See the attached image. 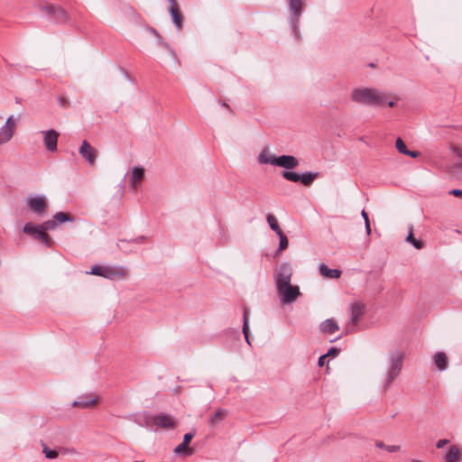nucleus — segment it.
I'll return each instance as SVG.
<instances>
[{
	"instance_id": "c03bdc74",
	"label": "nucleus",
	"mask_w": 462,
	"mask_h": 462,
	"mask_svg": "<svg viewBox=\"0 0 462 462\" xmlns=\"http://www.w3.org/2000/svg\"><path fill=\"white\" fill-rule=\"evenodd\" d=\"M375 446L377 448H384V449H385V447H386V445H384L383 442L379 441V440L375 442Z\"/></svg>"
},
{
	"instance_id": "ddd939ff",
	"label": "nucleus",
	"mask_w": 462,
	"mask_h": 462,
	"mask_svg": "<svg viewBox=\"0 0 462 462\" xmlns=\"http://www.w3.org/2000/svg\"><path fill=\"white\" fill-rule=\"evenodd\" d=\"M43 142L46 149L50 152L57 151V142L59 138V133L53 129L48 131H42Z\"/></svg>"
},
{
	"instance_id": "2eb2a0df",
	"label": "nucleus",
	"mask_w": 462,
	"mask_h": 462,
	"mask_svg": "<svg viewBox=\"0 0 462 462\" xmlns=\"http://www.w3.org/2000/svg\"><path fill=\"white\" fill-rule=\"evenodd\" d=\"M170 4L168 11L171 16L172 22L178 30L182 28V15L180 12L176 0H167Z\"/></svg>"
},
{
	"instance_id": "b1692460",
	"label": "nucleus",
	"mask_w": 462,
	"mask_h": 462,
	"mask_svg": "<svg viewBox=\"0 0 462 462\" xmlns=\"http://www.w3.org/2000/svg\"><path fill=\"white\" fill-rule=\"evenodd\" d=\"M227 415V411L225 409H217L215 413L210 417L208 422L211 426H216L220 423Z\"/></svg>"
},
{
	"instance_id": "a211bd4d",
	"label": "nucleus",
	"mask_w": 462,
	"mask_h": 462,
	"mask_svg": "<svg viewBox=\"0 0 462 462\" xmlns=\"http://www.w3.org/2000/svg\"><path fill=\"white\" fill-rule=\"evenodd\" d=\"M319 328L323 333L333 334L339 330V326L334 319H328L320 324Z\"/></svg>"
},
{
	"instance_id": "473e14b6",
	"label": "nucleus",
	"mask_w": 462,
	"mask_h": 462,
	"mask_svg": "<svg viewBox=\"0 0 462 462\" xmlns=\"http://www.w3.org/2000/svg\"><path fill=\"white\" fill-rule=\"evenodd\" d=\"M42 452L44 453L45 457L49 459H54L58 457V451L50 449L47 446H43Z\"/></svg>"
},
{
	"instance_id": "f3484780",
	"label": "nucleus",
	"mask_w": 462,
	"mask_h": 462,
	"mask_svg": "<svg viewBox=\"0 0 462 462\" xmlns=\"http://www.w3.org/2000/svg\"><path fill=\"white\" fill-rule=\"evenodd\" d=\"M144 177V169L143 167H134L129 176V184L132 189H136Z\"/></svg>"
},
{
	"instance_id": "423d86ee",
	"label": "nucleus",
	"mask_w": 462,
	"mask_h": 462,
	"mask_svg": "<svg viewBox=\"0 0 462 462\" xmlns=\"http://www.w3.org/2000/svg\"><path fill=\"white\" fill-rule=\"evenodd\" d=\"M276 291L280 298V301L282 304H291L295 302L301 294L299 286L292 285L291 283L278 287L276 288Z\"/></svg>"
},
{
	"instance_id": "f257e3e1",
	"label": "nucleus",
	"mask_w": 462,
	"mask_h": 462,
	"mask_svg": "<svg viewBox=\"0 0 462 462\" xmlns=\"http://www.w3.org/2000/svg\"><path fill=\"white\" fill-rule=\"evenodd\" d=\"M351 100L353 102L365 106H383L388 99L399 100L396 95L383 92L374 88H357L351 92Z\"/></svg>"
},
{
	"instance_id": "37998d69",
	"label": "nucleus",
	"mask_w": 462,
	"mask_h": 462,
	"mask_svg": "<svg viewBox=\"0 0 462 462\" xmlns=\"http://www.w3.org/2000/svg\"><path fill=\"white\" fill-rule=\"evenodd\" d=\"M365 226L366 234H367V236H369L371 234V226H370L369 219H366V222L365 223Z\"/></svg>"
},
{
	"instance_id": "e433bc0d",
	"label": "nucleus",
	"mask_w": 462,
	"mask_h": 462,
	"mask_svg": "<svg viewBox=\"0 0 462 462\" xmlns=\"http://www.w3.org/2000/svg\"><path fill=\"white\" fill-rule=\"evenodd\" d=\"M51 9H53L54 13L57 15H60V16H62V17H66V13H65V11L63 9L58 8V7H51Z\"/></svg>"
},
{
	"instance_id": "58836bf2",
	"label": "nucleus",
	"mask_w": 462,
	"mask_h": 462,
	"mask_svg": "<svg viewBox=\"0 0 462 462\" xmlns=\"http://www.w3.org/2000/svg\"><path fill=\"white\" fill-rule=\"evenodd\" d=\"M449 193L455 197L462 198V189H454L449 191Z\"/></svg>"
},
{
	"instance_id": "09e8293b",
	"label": "nucleus",
	"mask_w": 462,
	"mask_h": 462,
	"mask_svg": "<svg viewBox=\"0 0 462 462\" xmlns=\"http://www.w3.org/2000/svg\"><path fill=\"white\" fill-rule=\"evenodd\" d=\"M60 103L61 106L64 105V101L61 98L60 99Z\"/></svg>"
},
{
	"instance_id": "de8ad7c7",
	"label": "nucleus",
	"mask_w": 462,
	"mask_h": 462,
	"mask_svg": "<svg viewBox=\"0 0 462 462\" xmlns=\"http://www.w3.org/2000/svg\"><path fill=\"white\" fill-rule=\"evenodd\" d=\"M222 106L223 107L229 108V106L225 102L222 103Z\"/></svg>"
},
{
	"instance_id": "6ab92c4d",
	"label": "nucleus",
	"mask_w": 462,
	"mask_h": 462,
	"mask_svg": "<svg viewBox=\"0 0 462 462\" xmlns=\"http://www.w3.org/2000/svg\"><path fill=\"white\" fill-rule=\"evenodd\" d=\"M433 362L439 371H445L448 368V356L444 352H437L433 356Z\"/></svg>"
},
{
	"instance_id": "a18cd8bd",
	"label": "nucleus",
	"mask_w": 462,
	"mask_h": 462,
	"mask_svg": "<svg viewBox=\"0 0 462 462\" xmlns=\"http://www.w3.org/2000/svg\"><path fill=\"white\" fill-rule=\"evenodd\" d=\"M361 215H362V217H363V218L365 220V223L366 219H369V218H368V215H367V213L365 212V209L362 210Z\"/></svg>"
},
{
	"instance_id": "f8f14e48",
	"label": "nucleus",
	"mask_w": 462,
	"mask_h": 462,
	"mask_svg": "<svg viewBox=\"0 0 462 462\" xmlns=\"http://www.w3.org/2000/svg\"><path fill=\"white\" fill-rule=\"evenodd\" d=\"M79 152L90 165L96 162L97 151L88 141H83Z\"/></svg>"
},
{
	"instance_id": "1a4fd4ad",
	"label": "nucleus",
	"mask_w": 462,
	"mask_h": 462,
	"mask_svg": "<svg viewBox=\"0 0 462 462\" xmlns=\"http://www.w3.org/2000/svg\"><path fill=\"white\" fill-rule=\"evenodd\" d=\"M26 205L32 212L39 216L44 215L48 208L46 197L43 195L29 196Z\"/></svg>"
},
{
	"instance_id": "393cba45",
	"label": "nucleus",
	"mask_w": 462,
	"mask_h": 462,
	"mask_svg": "<svg viewBox=\"0 0 462 462\" xmlns=\"http://www.w3.org/2000/svg\"><path fill=\"white\" fill-rule=\"evenodd\" d=\"M405 240L406 242L411 243L416 249H421L423 247V243L420 240L414 238L412 226H409V233Z\"/></svg>"
},
{
	"instance_id": "7ed1b4c3",
	"label": "nucleus",
	"mask_w": 462,
	"mask_h": 462,
	"mask_svg": "<svg viewBox=\"0 0 462 462\" xmlns=\"http://www.w3.org/2000/svg\"><path fill=\"white\" fill-rule=\"evenodd\" d=\"M89 273L109 280H123L127 277L128 269L121 265H94Z\"/></svg>"
},
{
	"instance_id": "3c124183",
	"label": "nucleus",
	"mask_w": 462,
	"mask_h": 462,
	"mask_svg": "<svg viewBox=\"0 0 462 462\" xmlns=\"http://www.w3.org/2000/svg\"><path fill=\"white\" fill-rule=\"evenodd\" d=\"M0 119H2V116H0Z\"/></svg>"
},
{
	"instance_id": "a19ab883",
	"label": "nucleus",
	"mask_w": 462,
	"mask_h": 462,
	"mask_svg": "<svg viewBox=\"0 0 462 462\" xmlns=\"http://www.w3.org/2000/svg\"><path fill=\"white\" fill-rule=\"evenodd\" d=\"M448 439H439L438 442H437V445L436 447L438 448H442L446 444H448Z\"/></svg>"
},
{
	"instance_id": "4c0bfd02",
	"label": "nucleus",
	"mask_w": 462,
	"mask_h": 462,
	"mask_svg": "<svg viewBox=\"0 0 462 462\" xmlns=\"http://www.w3.org/2000/svg\"><path fill=\"white\" fill-rule=\"evenodd\" d=\"M339 353V349L336 348V347H331L328 353L326 355H328V356H337V354Z\"/></svg>"
},
{
	"instance_id": "f704fd0d",
	"label": "nucleus",
	"mask_w": 462,
	"mask_h": 462,
	"mask_svg": "<svg viewBox=\"0 0 462 462\" xmlns=\"http://www.w3.org/2000/svg\"><path fill=\"white\" fill-rule=\"evenodd\" d=\"M150 32L156 35V37L158 38V41L160 42V44L164 47L165 49L171 51V52L173 54V51L170 49V46L167 42H163L162 39L161 38V36L157 33V32L154 30V29H150Z\"/></svg>"
},
{
	"instance_id": "9d476101",
	"label": "nucleus",
	"mask_w": 462,
	"mask_h": 462,
	"mask_svg": "<svg viewBox=\"0 0 462 462\" xmlns=\"http://www.w3.org/2000/svg\"><path fill=\"white\" fill-rule=\"evenodd\" d=\"M16 131V122L14 116H10L0 129V143H7L13 138Z\"/></svg>"
},
{
	"instance_id": "4468645a",
	"label": "nucleus",
	"mask_w": 462,
	"mask_h": 462,
	"mask_svg": "<svg viewBox=\"0 0 462 462\" xmlns=\"http://www.w3.org/2000/svg\"><path fill=\"white\" fill-rule=\"evenodd\" d=\"M152 421L154 425L162 429H173L177 425L176 421L171 416L164 413L153 416Z\"/></svg>"
},
{
	"instance_id": "f03ea898",
	"label": "nucleus",
	"mask_w": 462,
	"mask_h": 462,
	"mask_svg": "<svg viewBox=\"0 0 462 462\" xmlns=\"http://www.w3.org/2000/svg\"><path fill=\"white\" fill-rule=\"evenodd\" d=\"M405 353L401 349H394L389 353L388 365L385 372L383 391L386 392L391 387L392 383L399 376L402 370Z\"/></svg>"
},
{
	"instance_id": "9b49d317",
	"label": "nucleus",
	"mask_w": 462,
	"mask_h": 462,
	"mask_svg": "<svg viewBox=\"0 0 462 462\" xmlns=\"http://www.w3.org/2000/svg\"><path fill=\"white\" fill-rule=\"evenodd\" d=\"M97 402L98 396L96 393H88L73 402L72 406L79 409H89L96 406Z\"/></svg>"
},
{
	"instance_id": "aec40b11",
	"label": "nucleus",
	"mask_w": 462,
	"mask_h": 462,
	"mask_svg": "<svg viewBox=\"0 0 462 462\" xmlns=\"http://www.w3.org/2000/svg\"><path fill=\"white\" fill-rule=\"evenodd\" d=\"M319 273L323 277L336 279L339 278L341 272L337 269H329L325 263L319 266Z\"/></svg>"
},
{
	"instance_id": "c9c22d12",
	"label": "nucleus",
	"mask_w": 462,
	"mask_h": 462,
	"mask_svg": "<svg viewBox=\"0 0 462 462\" xmlns=\"http://www.w3.org/2000/svg\"><path fill=\"white\" fill-rule=\"evenodd\" d=\"M193 437H194V432L186 433L183 437V441H182V442H184V445H189V443L193 439Z\"/></svg>"
},
{
	"instance_id": "c85d7f7f",
	"label": "nucleus",
	"mask_w": 462,
	"mask_h": 462,
	"mask_svg": "<svg viewBox=\"0 0 462 462\" xmlns=\"http://www.w3.org/2000/svg\"><path fill=\"white\" fill-rule=\"evenodd\" d=\"M248 310L247 308L244 309V317H243V334L246 342L250 345L249 337H248Z\"/></svg>"
},
{
	"instance_id": "2f4dec72",
	"label": "nucleus",
	"mask_w": 462,
	"mask_h": 462,
	"mask_svg": "<svg viewBox=\"0 0 462 462\" xmlns=\"http://www.w3.org/2000/svg\"><path fill=\"white\" fill-rule=\"evenodd\" d=\"M277 236H279L280 243H279V248H278L276 254H280L282 251L286 249L288 247V244H289L287 236L282 232L278 234Z\"/></svg>"
},
{
	"instance_id": "20e7f679",
	"label": "nucleus",
	"mask_w": 462,
	"mask_h": 462,
	"mask_svg": "<svg viewBox=\"0 0 462 462\" xmlns=\"http://www.w3.org/2000/svg\"><path fill=\"white\" fill-rule=\"evenodd\" d=\"M365 305L362 301H356L349 306L350 319L345 328L346 334L355 332L356 327L359 323L365 313Z\"/></svg>"
},
{
	"instance_id": "a878e982",
	"label": "nucleus",
	"mask_w": 462,
	"mask_h": 462,
	"mask_svg": "<svg viewBox=\"0 0 462 462\" xmlns=\"http://www.w3.org/2000/svg\"><path fill=\"white\" fill-rule=\"evenodd\" d=\"M174 453L180 456H191L194 453V449L181 442L174 448Z\"/></svg>"
},
{
	"instance_id": "dca6fc26",
	"label": "nucleus",
	"mask_w": 462,
	"mask_h": 462,
	"mask_svg": "<svg viewBox=\"0 0 462 462\" xmlns=\"http://www.w3.org/2000/svg\"><path fill=\"white\" fill-rule=\"evenodd\" d=\"M299 165V161L292 155H282L276 157L275 166L291 170Z\"/></svg>"
},
{
	"instance_id": "c756f323",
	"label": "nucleus",
	"mask_w": 462,
	"mask_h": 462,
	"mask_svg": "<svg viewBox=\"0 0 462 462\" xmlns=\"http://www.w3.org/2000/svg\"><path fill=\"white\" fill-rule=\"evenodd\" d=\"M54 221H56V225L65 223V222H72L73 218L70 217L68 214L64 212H58L53 216Z\"/></svg>"
},
{
	"instance_id": "79ce46f5",
	"label": "nucleus",
	"mask_w": 462,
	"mask_h": 462,
	"mask_svg": "<svg viewBox=\"0 0 462 462\" xmlns=\"http://www.w3.org/2000/svg\"><path fill=\"white\" fill-rule=\"evenodd\" d=\"M327 357H328V355H322L321 356H319V362H318L319 366H323L324 365L325 360H326Z\"/></svg>"
},
{
	"instance_id": "412c9836",
	"label": "nucleus",
	"mask_w": 462,
	"mask_h": 462,
	"mask_svg": "<svg viewBox=\"0 0 462 462\" xmlns=\"http://www.w3.org/2000/svg\"><path fill=\"white\" fill-rule=\"evenodd\" d=\"M395 147L398 150L400 153H402L404 155H408L411 158H416L419 156V152L417 151H410L407 149L404 142L402 138H397L395 142Z\"/></svg>"
},
{
	"instance_id": "cd10ccee",
	"label": "nucleus",
	"mask_w": 462,
	"mask_h": 462,
	"mask_svg": "<svg viewBox=\"0 0 462 462\" xmlns=\"http://www.w3.org/2000/svg\"><path fill=\"white\" fill-rule=\"evenodd\" d=\"M35 238L47 246L51 245V240L50 236L42 227H40L39 231L37 232Z\"/></svg>"
},
{
	"instance_id": "8fccbe9b",
	"label": "nucleus",
	"mask_w": 462,
	"mask_h": 462,
	"mask_svg": "<svg viewBox=\"0 0 462 462\" xmlns=\"http://www.w3.org/2000/svg\"><path fill=\"white\" fill-rule=\"evenodd\" d=\"M5 144L4 143H0V145Z\"/></svg>"
},
{
	"instance_id": "39448f33",
	"label": "nucleus",
	"mask_w": 462,
	"mask_h": 462,
	"mask_svg": "<svg viewBox=\"0 0 462 462\" xmlns=\"http://www.w3.org/2000/svg\"><path fill=\"white\" fill-rule=\"evenodd\" d=\"M293 273L292 266L290 263L284 262L278 265L273 273L275 287L288 285L291 283Z\"/></svg>"
},
{
	"instance_id": "ea45409f",
	"label": "nucleus",
	"mask_w": 462,
	"mask_h": 462,
	"mask_svg": "<svg viewBox=\"0 0 462 462\" xmlns=\"http://www.w3.org/2000/svg\"><path fill=\"white\" fill-rule=\"evenodd\" d=\"M385 449H386L388 452H395V451H398V450L400 449V447H399V446H396V445L386 446V447H385Z\"/></svg>"
},
{
	"instance_id": "0eeeda50",
	"label": "nucleus",
	"mask_w": 462,
	"mask_h": 462,
	"mask_svg": "<svg viewBox=\"0 0 462 462\" xmlns=\"http://www.w3.org/2000/svg\"><path fill=\"white\" fill-rule=\"evenodd\" d=\"M318 172L307 171L302 174H299L294 171H284L282 172V177L287 180L292 182H300L304 186L309 187L318 178Z\"/></svg>"
},
{
	"instance_id": "bb28decb",
	"label": "nucleus",
	"mask_w": 462,
	"mask_h": 462,
	"mask_svg": "<svg viewBox=\"0 0 462 462\" xmlns=\"http://www.w3.org/2000/svg\"><path fill=\"white\" fill-rule=\"evenodd\" d=\"M266 220L273 231H274L277 235L282 233V229L278 224L276 217L273 214H268L266 216Z\"/></svg>"
},
{
	"instance_id": "6e6552de",
	"label": "nucleus",
	"mask_w": 462,
	"mask_h": 462,
	"mask_svg": "<svg viewBox=\"0 0 462 462\" xmlns=\"http://www.w3.org/2000/svg\"><path fill=\"white\" fill-rule=\"evenodd\" d=\"M303 7L302 0H289V9L291 12L290 23L295 36H298L299 22Z\"/></svg>"
},
{
	"instance_id": "49530a36",
	"label": "nucleus",
	"mask_w": 462,
	"mask_h": 462,
	"mask_svg": "<svg viewBox=\"0 0 462 462\" xmlns=\"http://www.w3.org/2000/svg\"><path fill=\"white\" fill-rule=\"evenodd\" d=\"M388 106H390V107H393V106H394V102H393V100H390V101H388Z\"/></svg>"
},
{
	"instance_id": "72a5a7b5",
	"label": "nucleus",
	"mask_w": 462,
	"mask_h": 462,
	"mask_svg": "<svg viewBox=\"0 0 462 462\" xmlns=\"http://www.w3.org/2000/svg\"><path fill=\"white\" fill-rule=\"evenodd\" d=\"M57 226L56 221L54 219H50L45 221L42 225H40V227H42L44 231L46 230H52Z\"/></svg>"
},
{
	"instance_id": "5701e85b",
	"label": "nucleus",
	"mask_w": 462,
	"mask_h": 462,
	"mask_svg": "<svg viewBox=\"0 0 462 462\" xmlns=\"http://www.w3.org/2000/svg\"><path fill=\"white\" fill-rule=\"evenodd\" d=\"M450 150L453 155L457 159V162L450 169V171L455 172L457 169L462 170V148L457 145H451Z\"/></svg>"
},
{
	"instance_id": "7c9ffc66",
	"label": "nucleus",
	"mask_w": 462,
	"mask_h": 462,
	"mask_svg": "<svg viewBox=\"0 0 462 462\" xmlns=\"http://www.w3.org/2000/svg\"><path fill=\"white\" fill-rule=\"evenodd\" d=\"M40 229V226H32L30 223L24 225L23 231L26 235L33 236L35 237L37 232Z\"/></svg>"
},
{
	"instance_id": "4be33fe9",
	"label": "nucleus",
	"mask_w": 462,
	"mask_h": 462,
	"mask_svg": "<svg viewBox=\"0 0 462 462\" xmlns=\"http://www.w3.org/2000/svg\"><path fill=\"white\" fill-rule=\"evenodd\" d=\"M276 157L277 156L272 154L268 151L263 150L258 155L257 160L260 164H271L275 166Z\"/></svg>"
}]
</instances>
